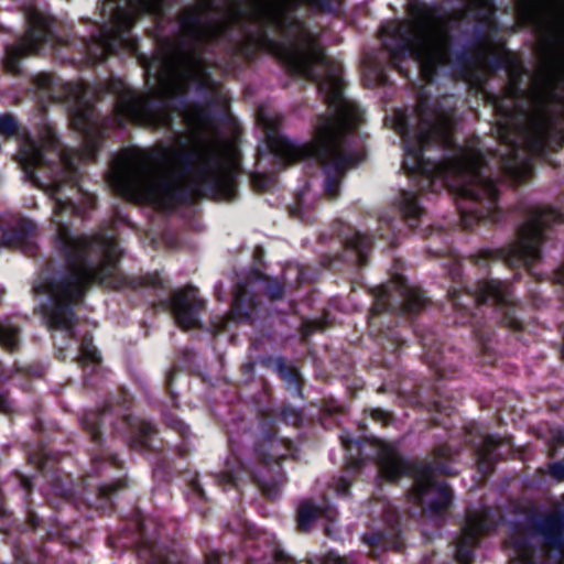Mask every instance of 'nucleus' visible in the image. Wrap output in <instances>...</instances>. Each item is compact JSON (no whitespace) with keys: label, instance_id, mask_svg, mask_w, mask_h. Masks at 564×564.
Returning a JSON list of instances; mask_svg holds the SVG:
<instances>
[{"label":"nucleus","instance_id":"obj_1","mask_svg":"<svg viewBox=\"0 0 564 564\" xmlns=\"http://www.w3.org/2000/svg\"><path fill=\"white\" fill-rule=\"evenodd\" d=\"M76 105L72 113V126L86 138L85 148L75 152L64 148L55 131L45 128L35 140L23 134L15 160L25 177L42 188L53 200L52 223L55 226V242L63 252L67 269L58 278H39L33 286L35 295L47 296L50 303L42 307L43 319L51 330H61L74 336L76 305L93 283H104L117 275L120 250L113 237L98 232L93 236L73 235L63 221L64 215L93 208L96 198L78 187V160H91L99 145L95 135L97 122L94 108L86 97H72Z\"/></svg>","mask_w":564,"mask_h":564},{"label":"nucleus","instance_id":"obj_2","mask_svg":"<svg viewBox=\"0 0 564 564\" xmlns=\"http://www.w3.org/2000/svg\"><path fill=\"white\" fill-rule=\"evenodd\" d=\"M182 117L199 145L193 150L176 145L135 150L116 159L107 177L120 196L161 208L188 202L204 192L234 197L237 164L231 147L214 135L213 115L193 105Z\"/></svg>","mask_w":564,"mask_h":564},{"label":"nucleus","instance_id":"obj_3","mask_svg":"<svg viewBox=\"0 0 564 564\" xmlns=\"http://www.w3.org/2000/svg\"><path fill=\"white\" fill-rule=\"evenodd\" d=\"M517 13L523 23L532 24L540 33V65L528 90H523L510 73L507 86L508 108L498 104L500 116L498 138L505 144L497 164L517 180L524 177L532 155L541 154L553 129L549 106L561 98L564 87V21L549 17L540 0H518Z\"/></svg>","mask_w":564,"mask_h":564},{"label":"nucleus","instance_id":"obj_4","mask_svg":"<svg viewBox=\"0 0 564 564\" xmlns=\"http://www.w3.org/2000/svg\"><path fill=\"white\" fill-rule=\"evenodd\" d=\"M416 129L411 132L408 116L398 110L393 115V129L402 137L404 144L403 167L417 177L416 186L422 191L436 192L447 186L453 192L477 202H484L486 213L478 218L495 220L494 210L498 189L481 149L476 142L459 148L449 159L426 155L432 148H454L452 137L453 112L430 105L424 90L417 95Z\"/></svg>","mask_w":564,"mask_h":564},{"label":"nucleus","instance_id":"obj_5","mask_svg":"<svg viewBox=\"0 0 564 564\" xmlns=\"http://www.w3.org/2000/svg\"><path fill=\"white\" fill-rule=\"evenodd\" d=\"M409 14V20L390 21L381 26L383 45L392 67L406 76L401 64L410 58L427 83H432L441 69L454 75L445 19L436 8L425 3H411Z\"/></svg>","mask_w":564,"mask_h":564},{"label":"nucleus","instance_id":"obj_6","mask_svg":"<svg viewBox=\"0 0 564 564\" xmlns=\"http://www.w3.org/2000/svg\"><path fill=\"white\" fill-rule=\"evenodd\" d=\"M378 449L379 476L390 481L399 479L403 475H411L414 485L410 492L413 502L420 505L429 518L442 516L451 506L452 491L445 482L436 479V474H451L449 467L442 463V458L452 456V448L442 445L434 452L432 464H419L405 462L395 448L381 441L375 440Z\"/></svg>","mask_w":564,"mask_h":564},{"label":"nucleus","instance_id":"obj_7","mask_svg":"<svg viewBox=\"0 0 564 564\" xmlns=\"http://www.w3.org/2000/svg\"><path fill=\"white\" fill-rule=\"evenodd\" d=\"M164 7V0H106L102 15L109 25H102L99 33L86 43V53L94 62L104 61L120 46L134 50V41L130 29L140 13L159 14Z\"/></svg>","mask_w":564,"mask_h":564},{"label":"nucleus","instance_id":"obj_8","mask_svg":"<svg viewBox=\"0 0 564 564\" xmlns=\"http://www.w3.org/2000/svg\"><path fill=\"white\" fill-rule=\"evenodd\" d=\"M561 216L550 208H534L527 221L519 228L518 239L507 249L484 250L476 254L475 262L480 264L488 259H502L508 265H530L540 260L541 245L545 240V229L558 221Z\"/></svg>","mask_w":564,"mask_h":564},{"label":"nucleus","instance_id":"obj_9","mask_svg":"<svg viewBox=\"0 0 564 564\" xmlns=\"http://www.w3.org/2000/svg\"><path fill=\"white\" fill-rule=\"evenodd\" d=\"M28 30L15 45L8 46L4 57V67L10 73H19V61L23 56L34 54L42 43H52L54 35L51 20L39 12L30 9L26 13Z\"/></svg>","mask_w":564,"mask_h":564},{"label":"nucleus","instance_id":"obj_10","mask_svg":"<svg viewBox=\"0 0 564 564\" xmlns=\"http://www.w3.org/2000/svg\"><path fill=\"white\" fill-rule=\"evenodd\" d=\"M426 304V297L419 288L409 286L403 276L397 275L387 285L375 290L373 311H401L402 313H416Z\"/></svg>","mask_w":564,"mask_h":564},{"label":"nucleus","instance_id":"obj_11","mask_svg":"<svg viewBox=\"0 0 564 564\" xmlns=\"http://www.w3.org/2000/svg\"><path fill=\"white\" fill-rule=\"evenodd\" d=\"M488 508L468 510L466 522L462 529V534L456 541L455 557L459 564H471L474 549L479 538L485 534L489 528Z\"/></svg>","mask_w":564,"mask_h":564},{"label":"nucleus","instance_id":"obj_12","mask_svg":"<svg viewBox=\"0 0 564 564\" xmlns=\"http://www.w3.org/2000/svg\"><path fill=\"white\" fill-rule=\"evenodd\" d=\"M171 308L181 328H195L199 326V316L205 310V301L198 297L194 288L188 286L172 294Z\"/></svg>","mask_w":564,"mask_h":564},{"label":"nucleus","instance_id":"obj_13","mask_svg":"<svg viewBox=\"0 0 564 564\" xmlns=\"http://www.w3.org/2000/svg\"><path fill=\"white\" fill-rule=\"evenodd\" d=\"M495 55V48L491 44H482L481 47L473 55L462 56L460 75L468 82L481 84L497 62L491 57Z\"/></svg>","mask_w":564,"mask_h":564},{"label":"nucleus","instance_id":"obj_14","mask_svg":"<svg viewBox=\"0 0 564 564\" xmlns=\"http://www.w3.org/2000/svg\"><path fill=\"white\" fill-rule=\"evenodd\" d=\"M478 304L494 302L501 306L514 305L513 293L506 282L496 279L481 280L471 293Z\"/></svg>","mask_w":564,"mask_h":564},{"label":"nucleus","instance_id":"obj_15","mask_svg":"<svg viewBox=\"0 0 564 564\" xmlns=\"http://www.w3.org/2000/svg\"><path fill=\"white\" fill-rule=\"evenodd\" d=\"M539 533L547 549L555 551L564 558V520L557 514H550L538 523Z\"/></svg>","mask_w":564,"mask_h":564},{"label":"nucleus","instance_id":"obj_16","mask_svg":"<svg viewBox=\"0 0 564 564\" xmlns=\"http://www.w3.org/2000/svg\"><path fill=\"white\" fill-rule=\"evenodd\" d=\"M35 230V224L31 220L19 218L12 230H3L0 239V247L21 248L24 252H30L31 245L29 239Z\"/></svg>","mask_w":564,"mask_h":564},{"label":"nucleus","instance_id":"obj_17","mask_svg":"<svg viewBox=\"0 0 564 564\" xmlns=\"http://www.w3.org/2000/svg\"><path fill=\"white\" fill-rule=\"evenodd\" d=\"M317 517H325L334 521L337 517V511L329 506L317 507L310 501L302 502L297 512V525L300 530L303 532L307 531Z\"/></svg>","mask_w":564,"mask_h":564},{"label":"nucleus","instance_id":"obj_18","mask_svg":"<svg viewBox=\"0 0 564 564\" xmlns=\"http://www.w3.org/2000/svg\"><path fill=\"white\" fill-rule=\"evenodd\" d=\"M399 208L409 226L415 227L423 212L417 203L416 194L412 191H402L399 200Z\"/></svg>","mask_w":564,"mask_h":564},{"label":"nucleus","instance_id":"obj_19","mask_svg":"<svg viewBox=\"0 0 564 564\" xmlns=\"http://www.w3.org/2000/svg\"><path fill=\"white\" fill-rule=\"evenodd\" d=\"M371 245V238L358 231H355L350 237L345 239L346 248L355 252L360 265L366 264L367 253L370 250Z\"/></svg>","mask_w":564,"mask_h":564},{"label":"nucleus","instance_id":"obj_20","mask_svg":"<svg viewBox=\"0 0 564 564\" xmlns=\"http://www.w3.org/2000/svg\"><path fill=\"white\" fill-rule=\"evenodd\" d=\"M139 557L149 564H172L171 554L163 549L144 541L138 550Z\"/></svg>","mask_w":564,"mask_h":564},{"label":"nucleus","instance_id":"obj_21","mask_svg":"<svg viewBox=\"0 0 564 564\" xmlns=\"http://www.w3.org/2000/svg\"><path fill=\"white\" fill-rule=\"evenodd\" d=\"M19 327L10 321H0V345L9 350L15 349L19 345Z\"/></svg>","mask_w":564,"mask_h":564},{"label":"nucleus","instance_id":"obj_22","mask_svg":"<svg viewBox=\"0 0 564 564\" xmlns=\"http://www.w3.org/2000/svg\"><path fill=\"white\" fill-rule=\"evenodd\" d=\"M502 444V440L494 435H485L481 445L477 448L480 464H489L499 454L496 453L498 445Z\"/></svg>","mask_w":564,"mask_h":564},{"label":"nucleus","instance_id":"obj_23","mask_svg":"<svg viewBox=\"0 0 564 564\" xmlns=\"http://www.w3.org/2000/svg\"><path fill=\"white\" fill-rule=\"evenodd\" d=\"M104 413L94 411L85 414L82 417L83 427L89 433L91 441L95 444L100 443L99 426L102 422Z\"/></svg>","mask_w":564,"mask_h":564},{"label":"nucleus","instance_id":"obj_24","mask_svg":"<svg viewBox=\"0 0 564 564\" xmlns=\"http://www.w3.org/2000/svg\"><path fill=\"white\" fill-rule=\"evenodd\" d=\"M100 360L99 352L97 348L94 346L91 338L84 337L79 348V355L77 357V361L80 365L93 364L96 365Z\"/></svg>","mask_w":564,"mask_h":564},{"label":"nucleus","instance_id":"obj_25","mask_svg":"<svg viewBox=\"0 0 564 564\" xmlns=\"http://www.w3.org/2000/svg\"><path fill=\"white\" fill-rule=\"evenodd\" d=\"M248 294L247 284L239 282L236 284L232 294V308L231 316L232 317H241L242 315V305L246 303V296Z\"/></svg>","mask_w":564,"mask_h":564},{"label":"nucleus","instance_id":"obj_26","mask_svg":"<svg viewBox=\"0 0 564 564\" xmlns=\"http://www.w3.org/2000/svg\"><path fill=\"white\" fill-rule=\"evenodd\" d=\"M138 429L139 431L135 440L133 441V447H151L150 437L156 433L155 426L150 422H141Z\"/></svg>","mask_w":564,"mask_h":564},{"label":"nucleus","instance_id":"obj_27","mask_svg":"<svg viewBox=\"0 0 564 564\" xmlns=\"http://www.w3.org/2000/svg\"><path fill=\"white\" fill-rule=\"evenodd\" d=\"M512 544L516 551V558L520 564H535L534 553L524 540L516 539L512 541Z\"/></svg>","mask_w":564,"mask_h":564},{"label":"nucleus","instance_id":"obj_28","mask_svg":"<svg viewBox=\"0 0 564 564\" xmlns=\"http://www.w3.org/2000/svg\"><path fill=\"white\" fill-rule=\"evenodd\" d=\"M257 477L259 478L263 494L270 499H275L279 496L281 488L285 482V478L282 475H280L276 480H267L264 478H260V476Z\"/></svg>","mask_w":564,"mask_h":564},{"label":"nucleus","instance_id":"obj_29","mask_svg":"<svg viewBox=\"0 0 564 564\" xmlns=\"http://www.w3.org/2000/svg\"><path fill=\"white\" fill-rule=\"evenodd\" d=\"M18 133V123L10 113L0 116V134L6 138H12Z\"/></svg>","mask_w":564,"mask_h":564},{"label":"nucleus","instance_id":"obj_30","mask_svg":"<svg viewBox=\"0 0 564 564\" xmlns=\"http://www.w3.org/2000/svg\"><path fill=\"white\" fill-rule=\"evenodd\" d=\"M165 422L170 429L178 432L184 437L189 433L188 426L173 414H166Z\"/></svg>","mask_w":564,"mask_h":564},{"label":"nucleus","instance_id":"obj_31","mask_svg":"<svg viewBox=\"0 0 564 564\" xmlns=\"http://www.w3.org/2000/svg\"><path fill=\"white\" fill-rule=\"evenodd\" d=\"M265 293L271 300H280L283 296L284 288L276 280H270L265 286Z\"/></svg>","mask_w":564,"mask_h":564},{"label":"nucleus","instance_id":"obj_32","mask_svg":"<svg viewBox=\"0 0 564 564\" xmlns=\"http://www.w3.org/2000/svg\"><path fill=\"white\" fill-rule=\"evenodd\" d=\"M275 362V367L276 369L279 370V373L280 376L282 377L283 380L288 381V382H294L295 383V377L293 373H291L285 364H284V360L282 358H276L274 360Z\"/></svg>","mask_w":564,"mask_h":564},{"label":"nucleus","instance_id":"obj_33","mask_svg":"<svg viewBox=\"0 0 564 564\" xmlns=\"http://www.w3.org/2000/svg\"><path fill=\"white\" fill-rule=\"evenodd\" d=\"M551 476L557 481L564 480V462H557L550 466Z\"/></svg>","mask_w":564,"mask_h":564},{"label":"nucleus","instance_id":"obj_34","mask_svg":"<svg viewBox=\"0 0 564 564\" xmlns=\"http://www.w3.org/2000/svg\"><path fill=\"white\" fill-rule=\"evenodd\" d=\"M122 481H116L108 485H102L99 487V492L102 498L109 499L111 494L117 490L119 487H122Z\"/></svg>","mask_w":564,"mask_h":564},{"label":"nucleus","instance_id":"obj_35","mask_svg":"<svg viewBox=\"0 0 564 564\" xmlns=\"http://www.w3.org/2000/svg\"><path fill=\"white\" fill-rule=\"evenodd\" d=\"M323 564H355L350 557L339 556L330 553L327 555Z\"/></svg>","mask_w":564,"mask_h":564},{"label":"nucleus","instance_id":"obj_36","mask_svg":"<svg viewBox=\"0 0 564 564\" xmlns=\"http://www.w3.org/2000/svg\"><path fill=\"white\" fill-rule=\"evenodd\" d=\"M281 415H282L283 420H285L286 422H290L291 424H297V422L300 420V413L296 410L291 409V408L283 409L281 412Z\"/></svg>","mask_w":564,"mask_h":564},{"label":"nucleus","instance_id":"obj_37","mask_svg":"<svg viewBox=\"0 0 564 564\" xmlns=\"http://www.w3.org/2000/svg\"><path fill=\"white\" fill-rule=\"evenodd\" d=\"M278 443L275 441L270 442V451L272 454L269 457L262 455V460L265 465H269L270 460L279 462L281 458L285 457V455H279L276 452Z\"/></svg>","mask_w":564,"mask_h":564},{"label":"nucleus","instance_id":"obj_38","mask_svg":"<svg viewBox=\"0 0 564 564\" xmlns=\"http://www.w3.org/2000/svg\"><path fill=\"white\" fill-rule=\"evenodd\" d=\"M503 323L513 329H518L521 327V322L510 312L507 311L503 316Z\"/></svg>","mask_w":564,"mask_h":564},{"label":"nucleus","instance_id":"obj_39","mask_svg":"<svg viewBox=\"0 0 564 564\" xmlns=\"http://www.w3.org/2000/svg\"><path fill=\"white\" fill-rule=\"evenodd\" d=\"M350 482L345 478H339L335 485V491L339 496H348Z\"/></svg>","mask_w":564,"mask_h":564},{"label":"nucleus","instance_id":"obj_40","mask_svg":"<svg viewBox=\"0 0 564 564\" xmlns=\"http://www.w3.org/2000/svg\"><path fill=\"white\" fill-rule=\"evenodd\" d=\"M303 334L308 336L313 332L322 328V323L318 321H306L303 323Z\"/></svg>","mask_w":564,"mask_h":564},{"label":"nucleus","instance_id":"obj_41","mask_svg":"<svg viewBox=\"0 0 564 564\" xmlns=\"http://www.w3.org/2000/svg\"><path fill=\"white\" fill-rule=\"evenodd\" d=\"M362 541L364 543L366 544H369V545H379L382 541V534L381 533H375V534H371V535H368V534H365L362 536Z\"/></svg>","mask_w":564,"mask_h":564},{"label":"nucleus","instance_id":"obj_42","mask_svg":"<svg viewBox=\"0 0 564 564\" xmlns=\"http://www.w3.org/2000/svg\"><path fill=\"white\" fill-rule=\"evenodd\" d=\"M371 416L379 421V422H382V423H388L390 421V414L380 410V409H375L371 411Z\"/></svg>","mask_w":564,"mask_h":564},{"label":"nucleus","instance_id":"obj_43","mask_svg":"<svg viewBox=\"0 0 564 564\" xmlns=\"http://www.w3.org/2000/svg\"><path fill=\"white\" fill-rule=\"evenodd\" d=\"M0 369H2V367L0 366ZM3 380V376H2V372L0 371V381ZM10 401L9 399L7 398L6 394H3L2 392H0V411L7 413L10 411Z\"/></svg>","mask_w":564,"mask_h":564},{"label":"nucleus","instance_id":"obj_44","mask_svg":"<svg viewBox=\"0 0 564 564\" xmlns=\"http://www.w3.org/2000/svg\"><path fill=\"white\" fill-rule=\"evenodd\" d=\"M252 182L254 187L258 189H264L267 187L268 180L264 176L257 174L253 175Z\"/></svg>","mask_w":564,"mask_h":564},{"label":"nucleus","instance_id":"obj_45","mask_svg":"<svg viewBox=\"0 0 564 564\" xmlns=\"http://www.w3.org/2000/svg\"><path fill=\"white\" fill-rule=\"evenodd\" d=\"M52 77L50 75H41L37 77V85L43 89H50Z\"/></svg>","mask_w":564,"mask_h":564},{"label":"nucleus","instance_id":"obj_46","mask_svg":"<svg viewBox=\"0 0 564 564\" xmlns=\"http://www.w3.org/2000/svg\"><path fill=\"white\" fill-rule=\"evenodd\" d=\"M274 558L276 564H292L289 556L284 554L282 551H276Z\"/></svg>","mask_w":564,"mask_h":564},{"label":"nucleus","instance_id":"obj_47","mask_svg":"<svg viewBox=\"0 0 564 564\" xmlns=\"http://www.w3.org/2000/svg\"><path fill=\"white\" fill-rule=\"evenodd\" d=\"M191 486L194 494H196L199 498H204V490L197 480H193Z\"/></svg>","mask_w":564,"mask_h":564},{"label":"nucleus","instance_id":"obj_48","mask_svg":"<svg viewBox=\"0 0 564 564\" xmlns=\"http://www.w3.org/2000/svg\"><path fill=\"white\" fill-rule=\"evenodd\" d=\"M206 564H220V556L217 553L206 555Z\"/></svg>","mask_w":564,"mask_h":564},{"label":"nucleus","instance_id":"obj_49","mask_svg":"<svg viewBox=\"0 0 564 564\" xmlns=\"http://www.w3.org/2000/svg\"><path fill=\"white\" fill-rule=\"evenodd\" d=\"M449 295L452 297L453 305L455 307H462L464 304L460 302V296L457 294L456 291L449 292Z\"/></svg>","mask_w":564,"mask_h":564},{"label":"nucleus","instance_id":"obj_50","mask_svg":"<svg viewBox=\"0 0 564 564\" xmlns=\"http://www.w3.org/2000/svg\"><path fill=\"white\" fill-rule=\"evenodd\" d=\"M219 481L225 485H231L234 482V477L229 473H225L219 477Z\"/></svg>","mask_w":564,"mask_h":564},{"label":"nucleus","instance_id":"obj_51","mask_svg":"<svg viewBox=\"0 0 564 564\" xmlns=\"http://www.w3.org/2000/svg\"><path fill=\"white\" fill-rule=\"evenodd\" d=\"M161 283L160 278L158 275H151L147 280V284L156 286Z\"/></svg>","mask_w":564,"mask_h":564},{"label":"nucleus","instance_id":"obj_52","mask_svg":"<svg viewBox=\"0 0 564 564\" xmlns=\"http://www.w3.org/2000/svg\"><path fill=\"white\" fill-rule=\"evenodd\" d=\"M20 484L21 486L25 489V490H30L31 488V481L30 479H28L26 477H22L21 480H20Z\"/></svg>","mask_w":564,"mask_h":564},{"label":"nucleus","instance_id":"obj_53","mask_svg":"<svg viewBox=\"0 0 564 564\" xmlns=\"http://www.w3.org/2000/svg\"><path fill=\"white\" fill-rule=\"evenodd\" d=\"M109 459L111 460V463L113 464V466H119V465H120V462L117 459V457H116V456L110 455V456H109Z\"/></svg>","mask_w":564,"mask_h":564},{"label":"nucleus","instance_id":"obj_54","mask_svg":"<svg viewBox=\"0 0 564 564\" xmlns=\"http://www.w3.org/2000/svg\"><path fill=\"white\" fill-rule=\"evenodd\" d=\"M378 77H379L380 82L384 83V75L382 74V72L378 73Z\"/></svg>","mask_w":564,"mask_h":564},{"label":"nucleus","instance_id":"obj_55","mask_svg":"<svg viewBox=\"0 0 564 564\" xmlns=\"http://www.w3.org/2000/svg\"><path fill=\"white\" fill-rule=\"evenodd\" d=\"M99 459H101V456H96L94 460L97 463Z\"/></svg>","mask_w":564,"mask_h":564}]
</instances>
